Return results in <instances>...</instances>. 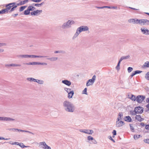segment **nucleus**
Here are the masks:
<instances>
[{"instance_id": "423d86ee", "label": "nucleus", "mask_w": 149, "mask_h": 149, "mask_svg": "<svg viewBox=\"0 0 149 149\" xmlns=\"http://www.w3.org/2000/svg\"><path fill=\"white\" fill-rule=\"evenodd\" d=\"M143 111V108L142 107H138L135 108L134 111L136 113H142Z\"/></svg>"}, {"instance_id": "0eeeda50", "label": "nucleus", "mask_w": 149, "mask_h": 149, "mask_svg": "<svg viewBox=\"0 0 149 149\" xmlns=\"http://www.w3.org/2000/svg\"><path fill=\"white\" fill-rule=\"evenodd\" d=\"M139 24L143 25H149V20L146 19H140Z\"/></svg>"}, {"instance_id": "3c124183", "label": "nucleus", "mask_w": 149, "mask_h": 149, "mask_svg": "<svg viewBox=\"0 0 149 149\" xmlns=\"http://www.w3.org/2000/svg\"><path fill=\"white\" fill-rule=\"evenodd\" d=\"M118 116L123 118V114L122 113V112L119 113L118 114Z\"/></svg>"}, {"instance_id": "a19ab883", "label": "nucleus", "mask_w": 149, "mask_h": 149, "mask_svg": "<svg viewBox=\"0 0 149 149\" xmlns=\"http://www.w3.org/2000/svg\"><path fill=\"white\" fill-rule=\"evenodd\" d=\"M133 69L132 67H129L127 68V70L128 72H130L133 70Z\"/></svg>"}, {"instance_id": "a211bd4d", "label": "nucleus", "mask_w": 149, "mask_h": 149, "mask_svg": "<svg viewBox=\"0 0 149 149\" xmlns=\"http://www.w3.org/2000/svg\"><path fill=\"white\" fill-rule=\"evenodd\" d=\"M39 62H30L29 63H23V64H26V65H38Z\"/></svg>"}, {"instance_id": "052dcab7", "label": "nucleus", "mask_w": 149, "mask_h": 149, "mask_svg": "<svg viewBox=\"0 0 149 149\" xmlns=\"http://www.w3.org/2000/svg\"><path fill=\"white\" fill-rule=\"evenodd\" d=\"M93 141V143L94 144H96L97 143V141H96L94 139H93V140H92Z\"/></svg>"}, {"instance_id": "f8f14e48", "label": "nucleus", "mask_w": 149, "mask_h": 149, "mask_svg": "<svg viewBox=\"0 0 149 149\" xmlns=\"http://www.w3.org/2000/svg\"><path fill=\"white\" fill-rule=\"evenodd\" d=\"M124 123L121 120H117L116 122V125L117 127H121L124 125Z\"/></svg>"}, {"instance_id": "5fc2aeb1", "label": "nucleus", "mask_w": 149, "mask_h": 149, "mask_svg": "<svg viewBox=\"0 0 149 149\" xmlns=\"http://www.w3.org/2000/svg\"><path fill=\"white\" fill-rule=\"evenodd\" d=\"M144 141L146 143L149 144V139H145L144 140Z\"/></svg>"}, {"instance_id": "e433bc0d", "label": "nucleus", "mask_w": 149, "mask_h": 149, "mask_svg": "<svg viewBox=\"0 0 149 149\" xmlns=\"http://www.w3.org/2000/svg\"><path fill=\"white\" fill-rule=\"evenodd\" d=\"M17 7V6H14L11 9V10L9 11V12L10 13V12H11L14 11L15 10V8H16Z\"/></svg>"}, {"instance_id": "6e6d98bb", "label": "nucleus", "mask_w": 149, "mask_h": 149, "mask_svg": "<svg viewBox=\"0 0 149 149\" xmlns=\"http://www.w3.org/2000/svg\"><path fill=\"white\" fill-rule=\"evenodd\" d=\"M17 131H18L19 132H23L24 130H22L19 129H16V132Z\"/></svg>"}, {"instance_id": "1a4fd4ad", "label": "nucleus", "mask_w": 149, "mask_h": 149, "mask_svg": "<svg viewBox=\"0 0 149 149\" xmlns=\"http://www.w3.org/2000/svg\"><path fill=\"white\" fill-rule=\"evenodd\" d=\"M145 98V96L139 95L136 97V101L139 103H140L144 100Z\"/></svg>"}, {"instance_id": "4c0bfd02", "label": "nucleus", "mask_w": 149, "mask_h": 149, "mask_svg": "<svg viewBox=\"0 0 149 149\" xmlns=\"http://www.w3.org/2000/svg\"><path fill=\"white\" fill-rule=\"evenodd\" d=\"M21 64H15L13 63V67H21Z\"/></svg>"}, {"instance_id": "e2e57ef3", "label": "nucleus", "mask_w": 149, "mask_h": 149, "mask_svg": "<svg viewBox=\"0 0 149 149\" xmlns=\"http://www.w3.org/2000/svg\"><path fill=\"white\" fill-rule=\"evenodd\" d=\"M31 14L32 15H36L35 11L31 12Z\"/></svg>"}, {"instance_id": "4d7b16f0", "label": "nucleus", "mask_w": 149, "mask_h": 149, "mask_svg": "<svg viewBox=\"0 0 149 149\" xmlns=\"http://www.w3.org/2000/svg\"><path fill=\"white\" fill-rule=\"evenodd\" d=\"M23 132H26L29 133L30 134H34L33 133H32V132H30L29 131H27V130H24Z\"/></svg>"}, {"instance_id": "dca6fc26", "label": "nucleus", "mask_w": 149, "mask_h": 149, "mask_svg": "<svg viewBox=\"0 0 149 149\" xmlns=\"http://www.w3.org/2000/svg\"><path fill=\"white\" fill-rule=\"evenodd\" d=\"M135 119L139 122H141L143 120V119L141 118V116L139 115H136L135 116Z\"/></svg>"}, {"instance_id": "f03ea898", "label": "nucleus", "mask_w": 149, "mask_h": 149, "mask_svg": "<svg viewBox=\"0 0 149 149\" xmlns=\"http://www.w3.org/2000/svg\"><path fill=\"white\" fill-rule=\"evenodd\" d=\"M89 29L88 27L86 26H82L78 28L77 29L76 32L72 37V39H74L78 36L81 32L88 31Z\"/></svg>"}, {"instance_id": "7c9ffc66", "label": "nucleus", "mask_w": 149, "mask_h": 149, "mask_svg": "<svg viewBox=\"0 0 149 149\" xmlns=\"http://www.w3.org/2000/svg\"><path fill=\"white\" fill-rule=\"evenodd\" d=\"M30 13V12L28 9L24 11V14L25 15H29V14Z\"/></svg>"}, {"instance_id": "f704fd0d", "label": "nucleus", "mask_w": 149, "mask_h": 149, "mask_svg": "<svg viewBox=\"0 0 149 149\" xmlns=\"http://www.w3.org/2000/svg\"><path fill=\"white\" fill-rule=\"evenodd\" d=\"M143 65L147 67H149V62L147 61L145 62Z\"/></svg>"}, {"instance_id": "ea45409f", "label": "nucleus", "mask_w": 149, "mask_h": 149, "mask_svg": "<svg viewBox=\"0 0 149 149\" xmlns=\"http://www.w3.org/2000/svg\"><path fill=\"white\" fill-rule=\"evenodd\" d=\"M87 89L86 88H85L84 90L83 91L82 93L83 94H85L86 95H87Z\"/></svg>"}, {"instance_id": "a878e982", "label": "nucleus", "mask_w": 149, "mask_h": 149, "mask_svg": "<svg viewBox=\"0 0 149 149\" xmlns=\"http://www.w3.org/2000/svg\"><path fill=\"white\" fill-rule=\"evenodd\" d=\"M35 82H36L40 84H43L44 83V81L43 80H41L36 79V80L35 81Z\"/></svg>"}, {"instance_id": "de8ad7c7", "label": "nucleus", "mask_w": 149, "mask_h": 149, "mask_svg": "<svg viewBox=\"0 0 149 149\" xmlns=\"http://www.w3.org/2000/svg\"><path fill=\"white\" fill-rule=\"evenodd\" d=\"M14 4H15V3H10L8 4V6H11V8L12 7H13L14 6Z\"/></svg>"}, {"instance_id": "37998d69", "label": "nucleus", "mask_w": 149, "mask_h": 149, "mask_svg": "<svg viewBox=\"0 0 149 149\" xmlns=\"http://www.w3.org/2000/svg\"><path fill=\"white\" fill-rule=\"evenodd\" d=\"M32 4L33 7L35 6L37 7H40V5L39 4V3H33Z\"/></svg>"}, {"instance_id": "9b49d317", "label": "nucleus", "mask_w": 149, "mask_h": 149, "mask_svg": "<svg viewBox=\"0 0 149 149\" xmlns=\"http://www.w3.org/2000/svg\"><path fill=\"white\" fill-rule=\"evenodd\" d=\"M79 131L81 132L84 133L89 134H91L93 133V131L90 130L80 129L79 130Z\"/></svg>"}, {"instance_id": "cd10ccee", "label": "nucleus", "mask_w": 149, "mask_h": 149, "mask_svg": "<svg viewBox=\"0 0 149 149\" xmlns=\"http://www.w3.org/2000/svg\"><path fill=\"white\" fill-rule=\"evenodd\" d=\"M6 13H7L8 12L7 11V9L6 8L5 9H3L0 11V14H4Z\"/></svg>"}, {"instance_id": "49530a36", "label": "nucleus", "mask_w": 149, "mask_h": 149, "mask_svg": "<svg viewBox=\"0 0 149 149\" xmlns=\"http://www.w3.org/2000/svg\"><path fill=\"white\" fill-rule=\"evenodd\" d=\"M6 9H7V11L8 12V10L10 9V8H11V6H8V4L6 5Z\"/></svg>"}, {"instance_id": "864d4df0", "label": "nucleus", "mask_w": 149, "mask_h": 149, "mask_svg": "<svg viewBox=\"0 0 149 149\" xmlns=\"http://www.w3.org/2000/svg\"><path fill=\"white\" fill-rule=\"evenodd\" d=\"M42 0H31V1L37 2V3H38L41 1Z\"/></svg>"}, {"instance_id": "c9c22d12", "label": "nucleus", "mask_w": 149, "mask_h": 149, "mask_svg": "<svg viewBox=\"0 0 149 149\" xmlns=\"http://www.w3.org/2000/svg\"><path fill=\"white\" fill-rule=\"evenodd\" d=\"M93 138L91 136H88L87 137V140L89 141H91L93 140Z\"/></svg>"}, {"instance_id": "4be33fe9", "label": "nucleus", "mask_w": 149, "mask_h": 149, "mask_svg": "<svg viewBox=\"0 0 149 149\" xmlns=\"http://www.w3.org/2000/svg\"><path fill=\"white\" fill-rule=\"evenodd\" d=\"M47 59L50 60L51 61H56L58 59V58L57 57H52L51 58H47Z\"/></svg>"}, {"instance_id": "5701e85b", "label": "nucleus", "mask_w": 149, "mask_h": 149, "mask_svg": "<svg viewBox=\"0 0 149 149\" xmlns=\"http://www.w3.org/2000/svg\"><path fill=\"white\" fill-rule=\"evenodd\" d=\"M18 145L19 146L21 147L22 148H29V146H25L24 145V144L22 143H18Z\"/></svg>"}, {"instance_id": "9d476101", "label": "nucleus", "mask_w": 149, "mask_h": 149, "mask_svg": "<svg viewBox=\"0 0 149 149\" xmlns=\"http://www.w3.org/2000/svg\"><path fill=\"white\" fill-rule=\"evenodd\" d=\"M0 120L6 121H15V119L9 117H0Z\"/></svg>"}, {"instance_id": "bf43d9fd", "label": "nucleus", "mask_w": 149, "mask_h": 149, "mask_svg": "<svg viewBox=\"0 0 149 149\" xmlns=\"http://www.w3.org/2000/svg\"><path fill=\"white\" fill-rule=\"evenodd\" d=\"M112 133L114 136L116 135V131L115 130H114L112 132Z\"/></svg>"}, {"instance_id": "f257e3e1", "label": "nucleus", "mask_w": 149, "mask_h": 149, "mask_svg": "<svg viewBox=\"0 0 149 149\" xmlns=\"http://www.w3.org/2000/svg\"><path fill=\"white\" fill-rule=\"evenodd\" d=\"M63 106L64 109L67 112L72 113L75 110L74 105L71 102L67 100H65L63 102Z\"/></svg>"}, {"instance_id": "412c9836", "label": "nucleus", "mask_w": 149, "mask_h": 149, "mask_svg": "<svg viewBox=\"0 0 149 149\" xmlns=\"http://www.w3.org/2000/svg\"><path fill=\"white\" fill-rule=\"evenodd\" d=\"M74 94V92L73 91H72L70 93H68V97L70 99L72 98L73 95Z\"/></svg>"}, {"instance_id": "09e8293b", "label": "nucleus", "mask_w": 149, "mask_h": 149, "mask_svg": "<svg viewBox=\"0 0 149 149\" xmlns=\"http://www.w3.org/2000/svg\"><path fill=\"white\" fill-rule=\"evenodd\" d=\"M134 72L135 73V74H140L142 72V71L140 70H136Z\"/></svg>"}, {"instance_id": "2f4dec72", "label": "nucleus", "mask_w": 149, "mask_h": 149, "mask_svg": "<svg viewBox=\"0 0 149 149\" xmlns=\"http://www.w3.org/2000/svg\"><path fill=\"white\" fill-rule=\"evenodd\" d=\"M27 6H22L20 7L19 11L20 12L22 11Z\"/></svg>"}, {"instance_id": "13d9d810", "label": "nucleus", "mask_w": 149, "mask_h": 149, "mask_svg": "<svg viewBox=\"0 0 149 149\" xmlns=\"http://www.w3.org/2000/svg\"><path fill=\"white\" fill-rule=\"evenodd\" d=\"M23 132H26L29 133L30 134H34L33 133H32V132H30L29 131H27V130H24Z\"/></svg>"}, {"instance_id": "8fccbe9b", "label": "nucleus", "mask_w": 149, "mask_h": 149, "mask_svg": "<svg viewBox=\"0 0 149 149\" xmlns=\"http://www.w3.org/2000/svg\"><path fill=\"white\" fill-rule=\"evenodd\" d=\"M16 128H9L8 129V130L10 131H11L13 132H16Z\"/></svg>"}, {"instance_id": "aec40b11", "label": "nucleus", "mask_w": 149, "mask_h": 149, "mask_svg": "<svg viewBox=\"0 0 149 149\" xmlns=\"http://www.w3.org/2000/svg\"><path fill=\"white\" fill-rule=\"evenodd\" d=\"M130 56L129 55H127L126 56H123L119 60V61L120 62H121L123 60H125L127 59H128L130 58Z\"/></svg>"}, {"instance_id": "680f3d73", "label": "nucleus", "mask_w": 149, "mask_h": 149, "mask_svg": "<svg viewBox=\"0 0 149 149\" xmlns=\"http://www.w3.org/2000/svg\"><path fill=\"white\" fill-rule=\"evenodd\" d=\"M109 139L111 140L114 143H115V140L112 138V137L111 136H109Z\"/></svg>"}, {"instance_id": "4468645a", "label": "nucleus", "mask_w": 149, "mask_h": 149, "mask_svg": "<svg viewBox=\"0 0 149 149\" xmlns=\"http://www.w3.org/2000/svg\"><path fill=\"white\" fill-rule=\"evenodd\" d=\"M39 146L40 148H42L44 149L46 148L47 146V145L46 144L45 142H42L39 143Z\"/></svg>"}, {"instance_id": "20e7f679", "label": "nucleus", "mask_w": 149, "mask_h": 149, "mask_svg": "<svg viewBox=\"0 0 149 149\" xmlns=\"http://www.w3.org/2000/svg\"><path fill=\"white\" fill-rule=\"evenodd\" d=\"M74 23V21L69 20L66 22L64 23L61 26V28L63 29L70 28L71 27V25Z\"/></svg>"}, {"instance_id": "a18cd8bd", "label": "nucleus", "mask_w": 149, "mask_h": 149, "mask_svg": "<svg viewBox=\"0 0 149 149\" xmlns=\"http://www.w3.org/2000/svg\"><path fill=\"white\" fill-rule=\"evenodd\" d=\"M47 65V63H40L39 62L38 65Z\"/></svg>"}, {"instance_id": "c03bdc74", "label": "nucleus", "mask_w": 149, "mask_h": 149, "mask_svg": "<svg viewBox=\"0 0 149 149\" xmlns=\"http://www.w3.org/2000/svg\"><path fill=\"white\" fill-rule=\"evenodd\" d=\"M5 66L6 67H13V63H11L10 64H6L5 65Z\"/></svg>"}, {"instance_id": "ddd939ff", "label": "nucleus", "mask_w": 149, "mask_h": 149, "mask_svg": "<svg viewBox=\"0 0 149 149\" xmlns=\"http://www.w3.org/2000/svg\"><path fill=\"white\" fill-rule=\"evenodd\" d=\"M141 31L142 33L145 35H149V30L148 29H146L145 28H143L141 29Z\"/></svg>"}, {"instance_id": "f3484780", "label": "nucleus", "mask_w": 149, "mask_h": 149, "mask_svg": "<svg viewBox=\"0 0 149 149\" xmlns=\"http://www.w3.org/2000/svg\"><path fill=\"white\" fill-rule=\"evenodd\" d=\"M124 119L125 121L128 122H131L132 120V119L129 116H127L125 117Z\"/></svg>"}, {"instance_id": "69168bd1", "label": "nucleus", "mask_w": 149, "mask_h": 149, "mask_svg": "<svg viewBox=\"0 0 149 149\" xmlns=\"http://www.w3.org/2000/svg\"><path fill=\"white\" fill-rule=\"evenodd\" d=\"M122 118L118 116V117L117 119V120H120L122 119Z\"/></svg>"}, {"instance_id": "338daca9", "label": "nucleus", "mask_w": 149, "mask_h": 149, "mask_svg": "<svg viewBox=\"0 0 149 149\" xmlns=\"http://www.w3.org/2000/svg\"><path fill=\"white\" fill-rule=\"evenodd\" d=\"M145 128L146 129L149 130V125H146L145 126Z\"/></svg>"}, {"instance_id": "473e14b6", "label": "nucleus", "mask_w": 149, "mask_h": 149, "mask_svg": "<svg viewBox=\"0 0 149 149\" xmlns=\"http://www.w3.org/2000/svg\"><path fill=\"white\" fill-rule=\"evenodd\" d=\"M120 62H120L119 61L116 67V68L117 70H119L120 69Z\"/></svg>"}, {"instance_id": "0e129e2a", "label": "nucleus", "mask_w": 149, "mask_h": 149, "mask_svg": "<svg viewBox=\"0 0 149 149\" xmlns=\"http://www.w3.org/2000/svg\"><path fill=\"white\" fill-rule=\"evenodd\" d=\"M6 44L4 43H0V47L6 45Z\"/></svg>"}, {"instance_id": "bb28decb", "label": "nucleus", "mask_w": 149, "mask_h": 149, "mask_svg": "<svg viewBox=\"0 0 149 149\" xmlns=\"http://www.w3.org/2000/svg\"><path fill=\"white\" fill-rule=\"evenodd\" d=\"M36 15H40L42 12V10H37L35 11Z\"/></svg>"}, {"instance_id": "72a5a7b5", "label": "nucleus", "mask_w": 149, "mask_h": 149, "mask_svg": "<svg viewBox=\"0 0 149 149\" xmlns=\"http://www.w3.org/2000/svg\"><path fill=\"white\" fill-rule=\"evenodd\" d=\"M140 137V135H135L134 136V138L135 140H136Z\"/></svg>"}, {"instance_id": "79ce46f5", "label": "nucleus", "mask_w": 149, "mask_h": 149, "mask_svg": "<svg viewBox=\"0 0 149 149\" xmlns=\"http://www.w3.org/2000/svg\"><path fill=\"white\" fill-rule=\"evenodd\" d=\"M145 77L148 80H149V72H147L146 74Z\"/></svg>"}, {"instance_id": "393cba45", "label": "nucleus", "mask_w": 149, "mask_h": 149, "mask_svg": "<svg viewBox=\"0 0 149 149\" xmlns=\"http://www.w3.org/2000/svg\"><path fill=\"white\" fill-rule=\"evenodd\" d=\"M27 9L29 10V11L33 10H35V8L32 6V5L31 4V5L29 6Z\"/></svg>"}, {"instance_id": "c756f323", "label": "nucleus", "mask_w": 149, "mask_h": 149, "mask_svg": "<svg viewBox=\"0 0 149 149\" xmlns=\"http://www.w3.org/2000/svg\"><path fill=\"white\" fill-rule=\"evenodd\" d=\"M129 98L132 100L134 101H135L136 100V98L135 96L133 95L132 94L131 97Z\"/></svg>"}, {"instance_id": "603ef678", "label": "nucleus", "mask_w": 149, "mask_h": 149, "mask_svg": "<svg viewBox=\"0 0 149 149\" xmlns=\"http://www.w3.org/2000/svg\"><path fill=\"white\" fill-rule=\"evenodd\" d=\"M10 139L5 138L3 137H0V140H7L9 139Z\"/></svg>"}, {"instance_id": "c85d7f7f", "label": "nucleus", "mask_w": 149, "mask_h": 149, "mask_svg": "<svg viewBox=\"0 0 149 149\" xmlns=\"http://www.w3.org/2000/svg\"><path fill=\"white\" fill-rule=\"evenodd\" d=\"M23 0H21V1H20V5H23L26 3H27L28 1V0H24L23 1Z\"/></svg>"}, {"instance_id": "58836bf2", "label": "nucleus", "mask_w": 149, "mask_h": 149, "mask_svg": "<svg viewBox=\"0 0 149 149\" xmlns=\"http://www.w3.org/2000/svg\"><path fill=\"white\" fill-rule=\"evenodd\" d=\"M64 89L68 93H69L72 91L70 88H65Z\"/></svg>"}, {"instance_id": "7ed1b4c3", "label": "nucleus", "mask_w": 149, "mask_h": 149, "mask_svg": "<svg viewBox=\"0 0 149 149\" xmlns=\"http://www.w3.org/2000/svg\"><path fill=\"white\" fill-rule=\"evenodd\" d=\"M17 57L18 58H44L46 57L47 56H36L34 55H28L27 54H18L17 55Z\"/></svg>"}, {"instance_id": "6e6552de", "label": "nucleus", "mask_w": 149, "mask_h": 149, "mask_svg": "<svg viewBox=\"0 0 149 149\" xmlns=\"http://www.w3.org/2000/svg\"><path fill=\"white\" fill-rule=\"evenodd\" d=\"M140 19L137 18H132L129 19L128 20V22L130 23H132L134 24H139Z\"/></svg>"}, {"instance_id": "b1692460", "label": "nucleus", "mask_w": 149, "mask_h": 149, "mask_svg": "<svg viewBox=\"0 0 149 149\" xmlns=\"http://www.w3.org/2000/svg\"><path fill=\"white\" fill-rule=\"evenodd\" d=\"M26 80L30 82H35L36 79L32 77H28L26 78Z\"/></svg>"}, {"instance_id": "774afa93", "label": "nucleus", "mask_w": 149, "mask_h": 149, "mask_svg": "<svg viewBox=\"0 0 149 149\" xmlns=\"http://www.w3.org/2000/svg\"><path fill=\"white\" fill-rule=\"evenodd\" d=\"M135 73L134 72L132 73L131 75L130 76V77H132L133 76L135 75Z\"/></svg>"}, {"instance_id": "2eb2a0df", "label": "nucleus", "mask_w": 149, "mask_h": 149, "mask_svg": "<svg viewBox=\"0 0 149 149\" xmlns=\"http://www.w3.org/2000/svg\"><path fill=\"white\" fill-rule=\"evenodd\" d=\"M62 83L68 86H70L71 84V82L67 80H62Z\"/></svg>"}, {"instance_id": "39448f33", "label": "nucleus", "mask_w": 149, "mask_h": 149, "mask_svg": "<svg viewBox=\"0 0 149 149\" xmlns=\"http://www.w3.org/2000/svg\"><path fill=\"white\" fill-rule=\"evenodd\" d=\"M96 78V76L95 75H94L92 79H90L87 81L86 84V86H88L93 85L95 80Z\"/></svg>"}, {"instance_id": "6ab92c4d", "label": "nucleus", "mask_w": 149, "mask_h": 149, "mask_svg": "<svg viewBox=\"0 0 149 149\" xmlns=\"http://www.w3.org/2000/svg\"><path fill=\"white\" fill-rule=\"evenodd\" d=\"M66 53V52L65 50H63L55 51L54 52V53L55 54L59 53V54H65Z\"/></svg>"}]
</instances>
